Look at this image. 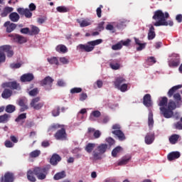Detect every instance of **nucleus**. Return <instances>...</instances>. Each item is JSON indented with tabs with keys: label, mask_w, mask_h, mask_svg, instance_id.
<instances>
[{
	"label": "nucleus",
	"mask_w": 182,
	"mask_h": 182,
	"mask_svg": "<svg viewBox=\"0 0 182 182\" xmlns=\"http://www.w3.org/2000/svg\"><path fill=\"white\" fill-rule=\"evenodd\" d=\"M82 92V88L80 87H74L70 90V93L75 95V93H80Z\"/></svg>",
	"instance_id": "obj_56"
},
{
	"label": "nucleus",
	"mask_w": 182,
	"mask_h": 182,
	"mask_svg": "<svg viewBox=\"0 0 182 182\" xmlns=\"http://www.w3.org/2000/svg\"><path fill=\"white\" fill-rule=\"evenodd\" d=\"M173 57L176 58V59L169 60L168 65L170 68H177L180 65V55L178 54H173Z\"/></svg>",
	"instance_id": "obj_17"
},
{
	"label": "nucleus",
	"mask_w": 182,
	"mask_h": 182,
	"mask_svg": "<svg viewBox=\"0 0 182 182\" xmlns=\"http://www.w3.org/2000/svg\"><path fill=\"white\" fill-rule=\"evenodd\" d=\"M100 116H102V113L99 110L92 111L90 116V120L91 122H95L94 117L97 118L100 117Z\"/></svg>",
	"instance_id": "obj_34"
},
{
	"label": "nucleus",
	"mask_w": 182,
	"mask_h": 182,
	"mask_svg": "<svg viewBox=\"0 0 182 182\" xmlns=\"http://www.w3.org/2000/svg\"><path fill=\"white\" fill-rule=\"evenodd\" d=\"M54 137L56 140H68V134H66L65 127H62L60 129H58L54 134Z\"/></svg>",
	"instance_id": "obj_10"
},
{
	"label": "nucleus",
	"mask_w": 182,
	"mask_h": 182,
	"mask_svg": "<svg viewBox=\"0 0 182 182\" xmlns=\"http://www.w3.org/2000/svg\"><path fill=\"white\" fill-rule=\"evenodd\" d=\"M62 161V157L58 154H53L50 159V164L52 166H58V163Z\"/></svg>",
	"instance_id": "obj_20"
},
{
	"label": "nucleus",
	"mask_w": 182,
	"mask_h": 182,
	"mask_svg": "<svg viewBox=\"0 0 182 182\" xmlns=\"http://www.w3.org/2000/svg\"><path fill=\"white\" fill-rule=\"evenodd\" d=\"M181 154L180 152L178 151H173L171 152L168 155V160L169 161H173V160H176L177 159H179Z\"/></svg>",
	"instance_id": "obj_25"
},
{
	"label": "nucleus",
	"mask_w": 182,
	"mask_h": 182,
	"mask_svg": "<svg viewBox=\"0 0 182 182\" xmlns=\"http://www.w3.org/2000/svg\"><path fill=\"white\" fill-rule=\"evenodd\" d=\"M102 42H103V40L97 39L89 41L86 44H79L77 46V49H78V50H83L84 52H92V50L95 49V47L97 46V45H100Z\"/></svg>",
	"instance_id": "obj_3"
},
{
	"label": "nucleus",
	"mask_w": 182,
	"mask_h": 182,
	"mask_svg": "<svg viewBox=\"0 0 182 182\" xmlns=\"http://www.w3.org/2000/svg\"><path fill=\"white\" fill-rule=\"evenodd\" d=\"M10 66L11 69H19V68L22 66V64H21L20 63H12L10 65Z\"/></svg>",
	"instance_id": "obj_60"
},
{
	"label": "nucleus",
	"mask_w": 182,
	"mask_h": 182,
	"mask_svg": "<svg viewBox=\"0 0 182 182\" xmlns=\"http://www.w3.org/2000/svg\"><path fill=\"white\" fill-rule=\"evenodd\" d=\"M33 174H35L34 169L33 171L28 170L27 171V180H28V181H31V182L36 181V178L35 177V176H33Z\"/></svg>",
	"instance_id": "obj_30"
},
{
	"label": "nucleus",
	"mask_w": 182,
	"mask_h": 182,
	"mask_svg": "<svg viewBox=\"0 0 182 182\" xmlns=\"http://www.w3.org/2000/svg\"><path fill=\"white\" fill-rule=\"evenodd\" d=\"M12 90L5 88L3 92L1 93V97H3V99H9V97L12 96Z\"/></svg>",
	"instance_id": "obj_28"
},
{
	"label": "nucleus",
	"mask_w": 182,
	"mask_h": 182,
	"mask_svg": "<svg viewBox=\"0 0 182 182\" xmlns=\"http://www.w3.org/2000/svg\"><path fill=\"white\" fill-rule=\"evenodd\" d=\"M60 63H63V65H68V63H69V60L65 57H61L60 58Z\"/></svg>",
	"instance_id": "obj_61"
},
{
	"label": "nucleus",
	"mask_w": 182,
	"mask_h": 182,
	"mask_svg": "<svg viewBox=\"0 0 182 182\" xmlns=\"http://www.w3.org/2000/svg\"><path fill=\"white\" fill-rule=\"evenodd\" d=\"M109 117L105 116L103 117L102 119H99L98 123H102V124H106V123L109 122Z\"/></svg>",
	"instance_id": "obj_53"
},
{
	"label": "nucleus",
	"mask_w": 182,
	"mask_h": 182,
	"mask_svg": "<svg viewBox=\"0 0 182 182\" xmlns=\"http://www.w3.org/2000/svg\"><path fill=\"white\" fill-rule=\"evenodd\" d=\"M41 102V97H36L32 99L30 103L31 107L34 109V110H41V109L45 104L43 102Z\"/></svg>",
	"instance_id": "obj_11"
},
{
	"label": "nucleus",
	"mask_w": 182,
	"mask_h": 182,
	"mask_svg": "<svg viewBox=\"0 0 182 182\" xmlns=\"http://www.w3.org/2000/svg\"><path fill=\"white\" fill-rule=\"evenodd\" d=\"M40 85L44 87L45 90H52L53 79L50 76H47L43 80L40 81Z\"/></svg>",
	"instance_id": "obj_8"
},
{
	"label": "nucleus",
	"mask_w": 182,
	"mask_h": 182,
	"mask_svg": "<svg viewBox=\"0 0 182 182\" xmlns=\"http://www.w3.org/2000/svg\"><path fill=\"white\" fill-rule=\"evenodd\" d=\"M122 127L119 124H115L112 125V134H114V136H117L118 137V139L119 141H124L126 140V136L124 135V133L122 132L120 129Z\"/></svg>",
	"instance_id": "obj_6"
},
{
	"label": "nucleus",
	"mask_w": 182,
	"mask_h": 182,
	"mask_svg": "<svg viewBox=\"0 0 182 182\" xmlns=\"http://www.w3.org/2000/svg\"><path fill=\"white\" fill-rule=\"evenodd\" d=\"M39 93V90L38 88H33L28 92L30 96H36Z\"/></svg>",
	"instance_id": "obj_52"
},
{
	"label": "nucleus",
	"mask_w": 182,
	"mask_h": 182,
	"mask_svg": "<svg viewBox=\"0 0 182 182\" xmlns=\"http://www.w3.org/2000/svg\"><path fill=\"white\" fill-rule=\"evenodd\" d=\"M155 139L154 132H148L144 137V141L148 145L153 144Z\"/></svg>",
	"instance_id": "obj_15"
},
{
	"label": "nucleus",
	"mask_w": 182,
	"mask_h": 182,
	"mask_svg": "<svg viewBox=\"0 0 182 182\" xmlns=\"http://www.w3.org/2000/svg\"><path fill=\"white\" fill-rule=\"evenodd\" d=\"M61 127H65V125H60L59 124H53L48 128V132H55L58 129H61Z\"/></svg>",
	"instance_id": "obj_39"
},
{
	"label": "nucleus",
	"mask_w": 182,
	"mask_h": 182,
	"mask_svg": "<svg viewBox=\"0 0 182 182\" xmlns=\"http://www.w3.org/2000/svg\"><path fill=\"white\" fill-rule=\"evenodd\" d=\"M149 30L148 33L149 41H153L156 38V32L154 31V26L153 25H149Z\"/></svg>",
	"instance_id": "obj_24"
},
{
	"label": "nucleus",
	"mask_w": 182,
	"mask_h": 182,
	"mask_svg": "<svg viewBox=\"0 0 182 182\" xmlns=\"http://www.w3.org/2000/svg\"><path fill=\"white\" fill-rule=\"evenodd\" d=\"M17 105L21 107L20 112H25V110H28V109H29V107L26 105V100H25L24 99L18 100Z\"/></svg>",
	"instance_id": "obj_23"
},
{
	"label": "nucleus",
	"mask_w": 182,
	"mask_h": 182,
	"mask_svg": "<svg viewBox=\"0 0 182 182\" xmlns=\"http://www.w3.org/2000/svg\"><path fill=\"white\" fill-rule=\"evenodd\" d=\"M154 124V119H153V112H149L148 117V125L149 128L153 127Z\"/></svg>",
	"instance_id": "obj_43"
},
{
	"label": "nucleus",
	"mask_w": 182,
	"mask_h": 182,
	"mask_svg": "<svg viewBox=\"0 0 182 182\" xmlns=\"http://www.w3.org/2000/svg\"><path fill=\"white\" fill-rule=\"evenodd\" d=\"M95 147H96V144H93V143H88L85 148V151H87V153H89L90 154V153H92V151H93V150H95Z\"/></svg>",
	"instance_id": "obj_36"
},
{
	"label": "nucleus",
	"mask_w": 182,
	"mask_h": 182,
	"mask_svg": "<svg viewBox=\"0 0 182 182\" xmlns=\"http://www.w3.org/2000/svg\"><path fill=\"white\" fill-rule=\"evenodd\" d=\"M123 151V148H122V146H117L112 151V157H117V154H119V153H120V151Z\"/></svg>",
	"instance_id": "obj_41"
},
{
	"label": "nucleus",
	"mask_w": 182,
	"mask_h": 182,
	"mask_svg": "<svg viewBox=\"0 0 182 182\" xmlns=\"http://www.w3.org/2000/svg\"><path fill=\"white\" fill-rule=\"evenodd\" d=\"M4 145L8 149H11L15 146V144H14V143H12V141H11L10 140H6V141L4 142Z\"/></svg>",
	"instance_id": "obj_54"
},
{
	"label": "nucleus",
	"mask_w": 182,
	"mask_h": 182,
	"mask_svg": "<svg viewBox=\"0 0 182 182\" xmlns=\"http://www.w3.org/2000/svg\"><path fill=\"white\" fill-rule=\"evenodd\" d=\"M1 87L5 89V87H9L11 90H21V84L18 83L16 81L6 82L1 85Z\"/></svg>",
	"instance_id": "obj_9"
},
{
	"label": "nucleus",
	"mask_w": 182,
	"mask_h": 182,
	"mask_svg": "<svg viewBox=\"0 0 182 182\" xmlns=\"http://www.w3.org/2000/svg\"><path fill=\"white\" fill-rule=\"evenodd\" d=\"M109 66L113 69V70L120 69V64H119V63H114V61L111 62L109 63Z\"/></svg>",
	"instance_id": "obj_46"
},
{
	"label": "nucleus",
	"mask_w": 182,
	"mask_h": 182,
	"mask_svg": "<svg viewBox=\"0 0 182 182\" xmlns=\"http://www.w3.org/2000/svg\"><path fill=\"white\" fill-rule=\"evenodd\" d=\"M9 19L11 22H18L21 19V16L16 12L11 13L9 15Z\"/></svg>",
	"instance_id": "obj_33"
},
{
	"label": "nucleus",
	"mask_w": 182,
	"mask_h": 182,
	"mask_svg": "<svg viewBox=\"0 0 182 182\" xmlns=\"http://www.w3.org/2000/svg\"><path fill=\"white\" fill-rule=\"evenodd\" d=\"M66 177V172L65 171H62L61 172H58L55 173L53 176L54 180H61V178H65Z\"/></svg>",
	"instance_id": "obj_35"
},
{
	"label": "nucleus",
	"mask_w": 182,
	"mask_h": 182,
	"mask_svg": "<svg viewBox=\"0 0 182 182\" xmlns=\"http://www.w3.org/2000/svg\"><path fill=\"white\" fill-rule=\"evenodd\" d=\"M9 120V114H4L0 116V123H6Z\"/></svg>",
	"instance_id": "obj_45"
},
{
	"label": "nucleus",
	"mask_w": 182,
	"mask_h": 182,
	"mask_svg": "<svg viewBox=\"0 0 182 182\" xmlns=\"http://www.w3.org/2000/svg\"><path fill=\"white\" fill-rule=\"evenodd\" d=\"M33 79H35V76L31 73L23 74L20 77V80L22 83L32 82Z\"/></svg>",
	"instance_id": "obj_14"
},
{
	"label": "nucleus",
	"mask_w": 182,
	"mask_h": 182,
	"mask_svg": "<svg viewBox=\"0 0 182 182\" xmlns=\"http://www.w3.org/2000/svg\"><path fill=\"white\" fill-rule=\"evenodd\" d=\"M132 160V156H125L122 158L121 160L118 161L117 166H124L129 163Z\"/></svg>",
	"instance_id": "obj_27"
},
{
	"label": "nucleus",
	"mask_w": 182,
	"mask_h": 182,
	"mask_svg": "<svg viewBox=\"0 0 182 182\" xmlns=\"http://www.w3.org/2000/svg\"><path fill=\"white\" fill-rule=\"evenodd\" d=\"M47 60L50 65H56L57 66L59 65V60L56 57L48 58H47Z\"/></svg>",
	"instance_id": "obj_40"
},
{
	"label": "nucleus",
	"mask_w": 182,
	"mask_h": 182,
	"mask_svg": "<svg viewBox=\"0 0 182 182\" xmlns=\"http://www.w3.org/2000/svg\"><path fill=\"white\" fill-rule=\"evenodd\" d=\"M17 12L22 16H26L27 18H32V11H30L29 9L18 8Z\"/></svg>",
	"instance_id": "obj_13"
},
{
	"label": "nucleus",
	"mask_w": 182,
	"mask_h": 182,
	"mask_svg": "<svg viewBox=\"0 0 182 182\" xmlns=\"http://www.w3.org/2000/svg\"><path fill=\"white\" fill-rule=\"evenodd\" d=\"M107 150V144H101L93 151L92 156L95 160H101L102 154H105V152Z\"/></svg>",
	"instance_id": "obj_5"
},
{
	"label": "nucleus",
	"mask_w": 182,
	"mask_h": 182,
	"mask_svg": "<svg viewBox=\"0 0 182 182\" xmlns=\"http://www.w3.org/2000/svg\"><path fill=\"white\" fill-rule=\"evenodd\" d=\"M180 139V135L178 134H173L169 137V143L171 144H176L178 141V139Z\"/></svg>",
	"instance_id": "obj_38"
},
{
	"label": "nucleus",
	"mask_w": 182,
	"mask_h": 182,
	"mask_svg": "<svg viewBox=\"0 0 182 182\" xmlns=\"http://www.w3.org/2000/svg\"><path fill=\"white\" fill-rule=\"evenodd\" d=\"M34 175L38 180H45L48 176V168L42 167L34 168Z\"/></svg>",
	"instance_id": "obj_7"
},
{
	"label": "nucleus",
	"mask_w": 182,
	"mask_h": 182,
	"mask_svg": "<svg viewBox=\"0 0 182 182\" xmlns=\"http://www.w3.org/2000/svg\"><path fill=\"white\" fill-rule=\"evenodd\" d=\"M14 11V8L9 7V6H6L4 9L3 11L1 14V16L2 18H5L6 16H8L11 12Z\"/></svg>",
	"instance_id": "obj_29"
},
{
	"label": "nucleus",
	"mask_w": 182,
	"mask_h": 182,
	"mask_svg": "<svg viewBox=\"0 0 182 182\" xmlns=\"http://www.w3.org/2000/svg\"><path fill=\"white\" fill-rule=\"evenodd\" d=\"M52 114L54 117H58V116L60 114V107H56L55 108H54L52 111Z\"/></svg>",
	"instance_id": "obj_47"
},
{
	"label": "nucleus",
	"mask_w": 182,
	"mask_h": 182,
	"mask_svg": "<svg viewBox=\"0 0 182 182\" xmlns=\"http://www.w3.org/2000/svg\"><path fill=\"white\" fill-rule=\"evenodd\" d=\"M181 85H178L172 87L168 92V97H172L173 96V100H175L176 105H177V106H181L182 99L180 93H176V91L178 90V89H181Z\"/></svg>",
	"instance_id": "obj_4"
},
{
	"label": "nucleus",
	"mask_w": 182,
	"mask_h": 182,
	"mask_svg": "<svg viewBox=\"0 0 182 182\" xmlns=\"http://www.w3.org/2000/svg\"><path fill=\"white\" fill-rule=\"evenodd\" d=\"M77 22L80 24V28H86V26L92 25V21L90 19H84L82 21L77 19Z\"/></svg>",
	"instance_id": "obj_26"
},
{
	"label": "nucleus",
	"mask_w": 182,
	"mask_h": 182,
	"mask_svg": "<svg viewBox=\"0 0 182 182\" xmlns=\"http://www.w3.org/2000/svg\"><path fill=\"white\" fill-rule=\"evenodd\" d=\"M6 55L5 53H4V51L0 52V63H2V62H5Z\"/></svg>",
	"instance_id": "obj_63"
},
{
	"label": "nucleus",
	"mask_w": 182,
	"mask_h": 182,
	"mask_svg": "<svg viewBox=\"0 0 182 182\" xmlns=\"http://www.w3.org/2000/svg\"><path fill=\"white\" fill-rule=\"evenodd\" d=\"M146 43H141V44H139V47L136 48V50L138 52H140V50H143V49H144V48H146Z\"/></svg>",
	"instance_id": "obj_62"
},
{
	"label": "nucleus",
	"mask_w": 182,
	"mask_h": 182,
	"mask_svg": "<svg viewBox=\"0 0 182 182\" xmlns=\"http://www.w3.org/2000/svg\"><path fill=\"white\" fill-rule=\"evenodd\" d=\"M102 8H103L102 5H100V6L97 9V16L98 18H102Z\"/></svg>",
	"instance_id": "obj_58"
},
{
	"label": "nucleus",
	"mask_w": 182,
	"mask_h": 182,
	"mask_svg": "<svg viewBox=\"0 0 182 182\" xmlns=\"http://www.w3.org/2000/svg\"><path fill=\"white\" fill-rule=\"evenodd\" d=\"M29 8V11H36V5H35V4L33 3H31L28 6Z\"/></svg>",
	"instance_id": "obj_64"
},
{
	"label": "nucleus",
	"mask_w": 182,
	"mask_h": 182,
	"mask_svg": "<svg viewBox=\"0 0 182 182\" xmlns=\"http://www.w3.org/2000/svg\"><path fill=\"white\" fill-rule=\"evenodd\" d=\"M122 48H123V46L122 45V43H119L115 45H113L112 47V49L113 50H119L122 49Z\"/></svg>",
	"instance_id": "obj_55"
},
{
	"label": "nucleus",
	"mask_w": 182,
	"mask_h": 182,
	"mask_svg": "<svg viewBox=\"0 0 182 182\" xmlns=\"http://www.w3.org/2000/svg\"><path fill=\"white\" fill-rule=\"evenodd\" d=\"M39 32H40L39 28H38L36 26H33L31 28V35H38V33H39Z\"/></svg>",
	"instance_id": "obj_57"
},
{
	"label": "nucleus",
	"mask_w": 182,
	"mask_h": 182,
	"mask_svg": "<svg viewBox=\"0 0 182 182\" xmlns=\"http://www.w3.org/2000/svg\"><path fill=\"white\" fill-rule=\"evenodd\" d=\"M14 173L7 172L4 174V177L1 178V182H14Z\"/></svg>",
	"instance_id": "obj_21"
},
{
	"label": "nucleus",
	"mask_w": 182,
	"mask_h": 182,
	"mask_svg": "<svg viewBox=\"0 0 182 182\" xmlns=\"http://www.w3.org/2000/svg\"><path fill=\"white\" fill-rule=\"evenodd\" d=\"M93 133L94 139H99L100 136H102V132L100 130H96L95 128L89 127L87 129V134L90 136V134Z\"/></svg>",
	"instance_id": "obj_22"
},
{
	"label": "nucleus",
	"mask_w": 182,
	"mask_h": 182,
	"mask_svg": "<svg viewBox=\"0 0 182 182\" xmlns=\"http://www.w3.org/2000/svg\"><path fill=\"white\" fill-rule=\"evenodd\" d=\"M25 119H26V113H23L18 116V117L15 119V122L18 123V122H21V120H25Z\"/></svg>",
	"instance_id": "obj_51"
},
{
	"label": "nucleus",
	"mask_w": 182,
	"mask_h": 182,
	"mask_svg": "<svg viewBox=\"0 0 182 182\" xmlns=\"http://www.w3.org/2000/svg\"><path fill=\"white\" fill-rule=\"evenodd\" d=\"M9 38H11L14 42H16V43H19L20 45H22V43H26L27 42L26 38L19 34H9Z\"/></svg>",
	"instance_id": "obj_12"
},
{
	"label": "nucleus",
	"mask_w": 182,
	"mask_h": 182,
	"mask_svg": "<svg viewBox=\"0 0 182 182\" xmlns=\"http://www.w3.org/2000/svg\"><path fill=\"white\" fill-rule=\"evenodd\" d=\"M11 46H0V52H6L8 58H12L14 56V50H11Z\"/></svg>",
	"instance_id": "obj_18"
},
{
	"label": "nucleus",
	"mask_w": 182,
	"mask_h": 182,
	"mask_svg": "<svg viewBox=\"0 0 182 182\" xmlns=\"http://www.w3.org/2000/svg\"><path fill=\"white\" fill-rule=\"evenodd\" d=\"M96 30L98 31V32H102V31H105V21H101L100 23H99Z\"/></svg>",
	"instance_id": "obj_50"
},
{
	"label": "nucleus",
	"mask_w": 182,
	"mask_h": 182,
	"mask_svg": "<svg viewBox=\"0 0 182 182\" xmlns=\"http://www.w3.org/2000/svg\"><path fill=\"white\" fill-rule=\"evenodd\" d=\"M39 156H41V151L39 150H35L30 153V157L31 159L39 157Z\"/></svg>",
	"instance_id": "obj_48"
},
{
	"label": "nucleus",
	"mask_w": 182,
	"mask_h": 182,
	"mask_svg": "<svg viewBox=\"0 0 182 182\" xmlns=\"http://www.w3.org/2000/svg\"><path fill=\"white\" fill-rule=\"evenodd\" d=\"M128 85L126 83L122 84V85H119V87H117L116 89H118V90H120V92H127V87Z\"/></svg>",
	"instance_id": "obj_49"
},
{
	"label": "nucleus",
	"mask_w": 182,
	"mask_h": 182,
	"mask_svg": "<svg viewBox=\"0 0 182 182\" xmlns=\"http://www.w3.org/2000/svg\"><path fill=\"white\" fill-rule=\"evenodd\" d=\"M16 110V107L15 105H9L6 107V113H14Z\"/></svg>",
	"instance_id": "obj_44"
},
{
	"label": "nucleus",
	"mask_w": 182,
	"mask_h": 182,
	"mask_svg": "<svg viewBox=\"0 0 182 182\" xmlns=\"http://www.w3.org/2000/svg\"><path fill=\"white\" fill-rule=\"evenodd\" d=\"M55 50L60 53H66V52H68V48L66 46L60 44L57 46Z\"/></svg>",
	"instance_id": "obj_37"
},
{
	"label": "nucleus",
	"mask_w": 182,
	"mask_h": 182,
	"mask_svg": "<svg viewBox=\"0 0 182 182\" xmlns=\"http://www.w3.org/2000/svg\"><path fill=\"white\" fill-rule=\"evenodd\" d=\"M167 103H168V98H167V97H162L159 99V102L158 105L160 106V107H166V106L168 105Z\"/></svg>",
	"instance_id": "obj_32"
},
{
	"label": "nucleus",
	"mask_w": 182,
	"mask_h": 182,
	"mask_svg": "<svg viewBox=\"0 0 182 182\" xmlns=\"http://www.w3.org/2000/svg\"><path fill=\"white\" fill-rule=\"evenodd\" d=\"M170 16V14H168V12L163 13V11L161 10H157L154 11V16L152 18L154 21H158L154 23V26H161V25H167V23L166 22V19L168 18Z\"/></svg>",
	"instance_id": "obj_2"
},
{
	"label": "nucleus",
	"mask_w": 182,
	"mask_h": 182,
	"mask_svg": "<svg viewBox=\"0 0 182 182\" xmlns=\"http://www.w3.org/2000/svg\"><path fill=\"white\" fill-rule=\"evenodd\" d=\"M143 105L146 107H151L153 106V102L151 101V95L150 94H146L143 97Z\"/></svg>",
	"instance_id": "obj_19"
},
{
	"label": "nucleus",
	"mask_w": 182,
	"mask_h": 182,
	"mask_svg": "<svg viewBox=\"0 0 182 182\" xmlns=\"http://www.w3.org/2000/svg\"><path fill=\"white\" fill-rule=\"evenodd\" d=\"M56 10L58 11V12H60V14H65L66 12H69V11H70V9L65 6H58Z\"/></svg>",
	"instance_id": "obj_42"
},
{
	"label": "nucleus",
	"mask_w": 182,
	"mask_h": 182,
	"mask_svg": "<svg viewBox=\"0 0 182 182\" xmlns=\"http://www.w3.org/2000/svg\"><path fill=\"white\" fill-rule=\"evenodd\" d=\"M177 109V105H176V102L173 101V100H170L168 102L167 107H162L159 108L161 112V114L165 117V119H171L173 116H174L173 110Z\"/></svg>",
	"instance_id": "obj_1"
},
{
	"label": "nucleus",
	"mask_w": 182,
	"mask_h": 182,
	"mask_svg": "<svg viewBox=\"0 0 182 182\" xmlns=\"http://www.w3.org/2000/svg\"><path fill=\"white\" fill-rule=\"evenodd\" d=\"M126 82V79L123 77H117L115 79V81L114 82V87H119V86H122V83H124Z\"/></svg>",
	"instance_id": "obj_31"
},
{
	"label": "nucleus",
	"mask_w": 182,
	"mask_h": 182,
	"mask_svg": "<svg viewBox=\"0 0 182 182\" xmlns=\"http://www.w3.org/2000/svg\"><path fill=\"white\" fill-rule=\"evenodd\" d=\"M17 25L14 23H11V21H6L4 24V27L6 28V32L7 33H11V32H14V30L16 29Z\"/></svg>",
	"instance_id": "obj_16"
},
{
	"label": "nucleus",
	"mask_w": 182,
	"mask_h": 182,
	"mask_svg": "<svg viewBox=\"0 0 182 182\" xmlns=\"http://www.w3.org/2000/svg\"><path fill=\"white\" fill-rule=\"evenodd\" d=\"M106 141L107 143H108V144H109V146H113V144L116 143V141H114V139L112 137L107 138Z\"/></svg>",
	"instance_id": "obj_59"
}]
</instances>
